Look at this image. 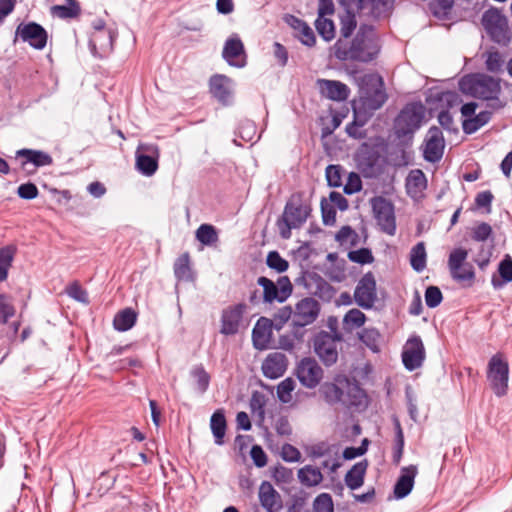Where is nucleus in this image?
<instances>
[{"label": "nucleus", "instance_id": "obj_44", "mask_svg": "<svg viewBox=\"0 0 512 512\" xmlns=\"http://www.w3.org/2000/svg\"><path fill=\"white\" fill-rule=\"evenodd\" d=\"M196 239L205 246H212L218 241V233L214 226L201 224L196 230Z\"/></svg>", "mask_w": 512, "mask_h": 512}, {"label": "nucleus", "instance_id": "obj_33", "mask_svg": "<svg viewBox=\"0 0 512 512\" xmlns=\"http://www.w3.org/2000/svg\"><path fill=\"white\" fill-rule=\"evenodd\" d=\"M319 394L329 405H335L338 403L346 404L343 400V388L334 382L323 383L319 388Z\"/></svg>", "mask_w": 512, "mask_h": 512}, {"label": "nucleus", "instance_id": "obj_23", "mask_svg": "<svg viewBox=\"0 0 512 512\" xmlns=\"http://www.w3.org/2000/svg\"><path fill=\"white\" fill-rule=\"evenodd\" d=\"M139 149L151 154L136 152V168L145 176H152L158 169V148L153 145H141Z\"/></svg>", "mask_w": 512, "mask_h": 512}, {"label": "nucleus", "instance_id": "obj_51", "mask_svg": "<svg viewBox=\"0 0 512 512\" xmlns=\"http://www.w3.org/2000/svg\"><path fill=\"white\" fill-rule=\"evenodd\" d=\"M266 264L269 268L275 270L278 273L285 272L289 263L286 259H284L278 251H270L266 258Z\"/></svg>", "mask_w": 512, "mask_h": 512}, {"label": "nucleus", "instance_id": "obj_29", "mask_svg": "<svg viewBox=\"0 0 512 512\" xmlns=\"http://www.w3.org/2000/svg\"><path fill=\"white\" fill-rule=\"evenodd\" d=\"M338 3L344 8V13L340 15V34L343 38H349L357 27L356 20V7L354 5H347L343 0H338Z\"/></svg>", "mask_w": 512, "mask_h": 512}, {"label": "nucleus", "instance_id": "obj_13", "mask_svg": "<svg viewBox=\"0 0 512 512\" xmlns=\"http://www.w3.org/2000/svg\"><path fill=\"white\" fill-rule=\"evenodd\" d=\"M388 99L381 76H370L363 88L361 100L363 107L370 111L380 109Z\"/></svg>", "mask_w": 512, "mask_h": 512}, {"label": "nucleus", "instance_id": "obj_15", "mask_svg": "<svg viewBox=\"0 0 512 512\" xmlns=\"http://www.w3.org/2000/svg\"><path fill=\"white\" fill-rule=\"evenodd\" d=\"M20 37L23 42L28 43L36 50H42L47 44L48 34L45 28L36 23H20L15 31V39Z\"/></svg>", "mask_w": 512, "mask_h": 512}, {"label": "nucleus", "instance_id": "obj_58", "mask_svg": "<svg viewBox=\"0 0 512 512\" xmlns=\"http://www.w3.org/2000/svg\"><path fill=\"white\" fill-rule=\"evenodd\" d=\"M295 388V381L292 378H286L281 381L277 386V397L283 402L287 403L291 399V392Z\"/></svg>", "mask_w": 512, "mask_h": 512}, {"label": "nucleus", "instance_id": "obj_40", "mask_svg": "<svg viewBox=\"0 0 512 512\" xmlns=\"http://www.w3.org/2000/svg\"><path fill=\"white\" fill-rule=\"evenodd\" d=\"M427 180L425 174L420 169L411 170L406 178V188L409 193H418L426 189Z\"/></svg>", "mask_w": 512, "mask_h": 512}, {"label": "nucleus", "instance_id": "obj_19", "mask_svg": "<svg viewBox=\"0 0 512 512\" xmlns=\"http://www.w3.org/2000/svg\"><path fill=\"white\" fill-rule=\"evenodd\" d=\"M320 304L312 297H305L295 305L293 319L298 321L299 326H307L316 321L320 314Z\"/></svg>", "mask_w": 512, "mask_h": 512}, {"label": "nucleus", "instance_id": "obj_52", "mask_svg": "<svg viewBox=\"0 0 512 512\" xmlns=\"http://www.w3.org/2000/svg\"><path fill=\"white\" fill-rule=\"evenodd\" d=\"M348 259L351 262L361 265L371 264L374 261V256L369 248H360L348 252Z\"/></svg>", "mask_w": 512, "mask_h": 512}, {"label": "nucleus", "instance_id": "obj_26", "mask_svg": "<svg viewBox=\"0 0 512 512\" xmlns=\"http://www.w3.org/2000/svg\"><path fill=\"white\" fill-rule=\"evenodd\" d=\"M287 365L288 360L283 353L273 352L263 361L262 371L265 377L276 379L285 373Z\"/></svg>", "mask_w": 512, "mask_h": 512}, {"label": "nucleus", "instance_id": "obj_62", "mask_svg": "<svg viewBox=\"0 0 512 512\" xmlns=\"http://www.w3.org/2000/svg\"><path fill=\"white\" fill-rule=\"evenodd\" d=\"M322 221L324 225L331 226L336 222V209L333 205L328 204L325 198L320 203Z\"/></svg>", "mask_w": 512, "mask_h": 512}, {"label": "nucleus", "instance_id": "obj_53", "mask_svg": "<svg viewBox=\"0 0 512 512\" xmlns=\"http://www.w3.org/2000/svg\"><path fill=\"white\" fill-rule=\"evenodd\" d=\"M290 318L293 319V310L291 306H283L274 314L271 322L274 329L276 331H280Z\"/></svg>", "mask_w": 512, "mask_h": 512}, {"label": "nucleus", "instance_id": "obj_20", "mask_svg": "<svg viewBox=\"0 0 512 512\" xmlns=\"http://www.w3.org/2000/svg\"><path fill=\"white\" fill-rule=\"evenodd\" d=\"M117 38V32L110 28L101 32H92L89 46L94 55L104 58L113 51V43Z\"/></svg>", "mask_w": 512, "mask_h": 512}, {"label": "nucleus", "instance_id": "obj_46", "mask_svg": "<svg viewBox=\"0 0 512 512\" xmlns=\"http://www.w3.org/2000/svg\"><path fill=\"white\" fill-rule=\"evenodd\" d=\"M315 28L323 40L329 42L335 37V25L331 19L325 16H318L315 20Z\"/></svg>", "mask_w": 512, "mask_h": 512}, {"label": "nucleus", "instance_id": "obj_38", "mask_svg": "<svg viewBox=\"0 0 512 512\" xmlns=\"http://www.w3.org/2000/svg\"><path fill=\"white\" fill-rule=\"evenodd\" d=\"M298 479L304 486L313 487L321 483L323 475L319 468L306 465L298 470Z\"/></svg>", "mask_w": 512, "mask_h": 512}, {"label": "nucleus", "instance_id": "obj_5", "mask_svg": "<svg viewBox=\"0 0 512 512\" xmlns=\"http://www.w3.org/2000/svg\"><path fill=\"white\" fill-rule=\"evenodd\" d=\"M355 162L366 178H375L383 173V158L376 145L362 143L355 153Z\"/></svg>", "mask_w": 512, "mask_h": 512}, {"label": "nucleus", "instance_id": "obj_12", "mask_svg": "<svg viewBox=\"0 0 512 512\" xmlns=\"http://www.w3.org/2000/svg\"><path fill=\"white\" fill-rule=\"evenodd\" d=\"M468 251L464 248H456L450 254L448 258V267L450 270L451 277L459 282H472L475 278V272L471 264L465 263L467 259Z\"/></svg>", "mask_w": 512, "mask_h": 512}, {"label": "nucleus", "instance_id": "obj_16", "mask_svg": "<svg viewBox=\"0 0 512 512\" xmlns=\"http://www.w3.org/2000/svg\"><path fill=\"white\" fill-rule=\"evenodd\" d=\"M425 360V348L419 336H413L406 342L402 351V362L409 371L422 366Z\"/></svg>", "mask_w": 512, "mask_h": 512}, {"label": "nucleus", "instance_id": "obj_11", "mask_svg": "<svg viewBox=\"0 0 512 512\" xmlns=\"http://www.w3.org/2000/svg\"><path fill=\"white\" fill-rule=\"evenodd\" d=\"M482 25L490 38L505 44L510 40L507 18L497 9H489L482 16Z\"/></svg>", "mask_w": 512, "mask_h": 512}, {"label": "nucleus", "instance_id": "obj_14", "mask_svg": "<svg viewBox=\"0 0 512 512\" xmlns=\"http://www.w3.org/2000/svg\"><path fill=\"white\" fill-rule=\"evenodd\" d=\"M354 301L363 309H371L377 301V283L374 274L369 271L358 281L354 291Z\"/></svg>", "mask_w": 512, "mask_h": 512}, {"label": "nucleus", "instance_id": "obj_47", "mask_svg": "<svg viewBox=\"0 0 512 512\" xmlns=\"http://www.w3.org/2000/svg\"><path fill=\"white\" fill-rule=\"evenodd\" d=\"M175 277L180 281L192 280L190 258L187 253L182 254L174 264Z\"/></svg>", "mask_w": 512, "mask_h": 512}, {"label": "nucleus", "instance_id": "obj_7", "mask_svg": "<svg viewBox=\"0 0 512 512\" xmlns=\"http://www.w3.org/2000/svg\"><path fill=\"white\" fill-rule=\"evenodd\" d=\"M341 340L342 335L336 330L333 334L322 330L314 336V352L325 366L330 367L337 362V342Z\"/></svg>", "mask_w": 512, "mask_h": 512}, {"label": "nucleus", "instance_id": "obj_37", "mask_svg": "<svg viewBox=\"0 0 512 512\" xmlns=\"http://www.w3.org/2000/svg\"><path fill=\"white\" fill-rule=\"evenodd\" d=\"M136 320V312L131 308H126L116 314L113 325L117 331L125 332L135 325Z\"/></svg>", "mask_w": 512, "mask_h": 512}, {"label": "nucleus", "instance_id": "obj_39", "mask_svg": "<svg viewBox=\"0 0 512 512\" xmlns=\"http://www.w3.org/2000/svg\"><path fill=\"white\" fill-rule=\"evenodd\" d=\"M393 422H394L395 437H394L392 462L395 465H398L403 456L405 438H404L403 429L401 427V423L398 420V418L395 417Z\"/></svg>", "mask_w": 512, "mask_h": 512}, {"label": "nucleus", "instance_id": "obj_31", "mask_svg": "<svg viewBox=\"0 0 512 512\" xmlns=\"http://www.w3.org/2000/svg\"><path fill=\"white\" fill-rule=\"evenodd\" d=\"M246 309V304L239 303L226 311V335L236 334L241 327H245L243 315Z\"/></svg>", "mask_w": 512, "mask_h": 512}, {"label": "nucleus", "instance_id": "obj_24", "mask_svg": "<svg viewBox=\"0 0 512 512\" xmlns=\"http://www.w3.org/2000/svg\"><path fill=\"white\" fill-rule=\"evenodd\" d=\"M417 473L418 470L415 465H410L401 469V474L393 489L395 499H403L411 493Z\"/></svg>", "mask_w": 512, "mask_h": 512}, {"label": "nucleus", "instance_id": "obj_17", "mask_svg": "<svg viewBox=\"0 0 512 512\" xmlns=\"http://www.w3.org/2000/svg\"><path fill=\"white\" fill-rule=\"evenodd\" d=\"M296 376L300 383L307 388H315L323 377V370L312 358H303L297 366Z\"/></svg>", "mask_w": 512, "mask_h": 512}, {"label": "nucleus", "instance_id": "obj_30", "mask_svg": "<svg viewBox=\"0 0 512 512\" xmlns=\"http://www.w3.org/2000/svg\"><path fill=\"white\" fill-rule=\"evenodd\" d=\"M16 155L17 157L25 158V161L21 164L23 169H25L28 163L33 164L35 167L50 166L53 163L52 157L47 152L41 150L24 148L18 150Z\"/></svg>", "mask_w": 512, "mask_h": 512}, {"label": "nucleus", "instance_id": "obj_48", "mask_svg": "<svg viewBox=\"0 0 512 512\" xmlns=\"http://www.w3.org/2000/svg\"><path fill=\"white\" fill-rule=\"evenodd\" d=\"M15 248L13 246H5L0 248V282L7 279L8 270L14 258Z\"/></svg>", "mask_w": 512, "mask_h": 512}, {"label": "nucleus", "instance_id": "obj_49", "mask_svg": "<svg viewBox=\"0 0 512 512\" xmlns=\"http://www.w3.org/2000/svg\"><path fill=\"white\" fill-rule=\"evenodd\" d=\"M191 376L195 381L199 393L203 394L209 387L210 376L202 365H197L191 370Z\"/></svg>", "mask_w": 512, "mask_h": 512}, {"label": "nucleus", "instance_id": "obj_45", "mask_svg": "<svg viewBox=\"0 0 512 512\" xmlns=\"http://www.w3.org/2000/svg\"><path fill=\"white\" fill-rule=\"evenodd\" d=\"M435 100L440 103L443 110L449 111V109L460 105L463 102L462 97L456 91H443L435 95Z\"/></svg>", "mask_w": 512, "mask_h": 512}, {"label": "nucleus", "instance_id": "obj_1", "mask_svg": "<svg viewBox=\"0 0 512 512\" xmlns=\"http://www.w3.org/2000/svg\"><path fill=\"white\" fill-rule=\"evenodd\" d=\"M379 51L380 46L373 26L367 24H362L359 27L349 47L347 42L342 39H338L334 44L335 57L341 61L368 63L378 56Z\"/></svg>", "mask_w": 512, "mask_h": 512}, {"label": "nucleus", "instance_id": "obj_36", "mask_svg": "<svg viewBox=\"0 0 512 512\" xmlns=\"http://www.w3.org/2000/svg\"><path fill=\"white\" fill-rule=\"evenodd\" d=\"M499 279L495 275L492 276L491 283L494 288H501L505 283L512 282V257L506 254L498 265Z\"/></svg>", "mask_w": 512, "mask_h": 512}, {"label": "nucleus", "instance_id": "obj_35", "mask_svg": "<svg viewBox=\"0 0 512 512\" xmlns=\"http://www.w3.org/2000/svg\"><path fill=\"white\" fill-rule=\"evenodd\" d=\"M492 118V112L485 110L478 114H474L471 118L464 119L462 122V130L465 134L471 135L486 125Z\"/></svg>", "mask_w": 512, "mask_h": 512}, {"label": "nucleus", "instance_id": "obj_8", "mask_svg": "<svg viewBox=\"0 0 512 512\" xmlns=\"http://www.w3.org/2000/svg\"><path fill=\"white\" fill-rule=\"evenodd\" d=\"M295 285L303 286L324 302H330L336 294V289L316 272L302 271L295 279Z\"/></svg>", "mask_w": 512, "mask_h": 512}, {"label": "nucleus", "instance_id": "obj_22", "mask_svg": "<svg viewBox=\"0 0 512 512\" xmlns=\"http://www.w3.org/2000/svg\"><path fill=\"white\" fill-rule=\"evenodd\" d=\"M226 63L236 68H243L247 65V53L237 34L226 39Z\"/></svg>", "mask_w": 512, "mask_h": 512}, {"label": "nucleus", "instance_id": "obj_54", "mask_svg": "<svg viewBox=\"0 0 512 512\" xmlns=\"http://www.w3.org/2000/svg\"><path fill=\"white\" fill-rule=\"evenodd\" d=\"M265 404V396L262 393L255 391L250 399V409L253 414H257L260 421H264L265 419Z\"/></svg>", "mask_w": 512, "mask_h": 512}, {"label": "nucleus", "instance_id": "obj_42", "mask_svg": "<svg viewBox=\"0 0 512 512\" xmlns=\"http://www.w3.org/2000/svg\"><path fill=\"white\" fill-rule=\"evenodd\" d=\"M485 57V67L490 73H500L503 71L504 59L498 50H488L483 54Z\"/></svg>", "mask_w": 512, "mask_h": 512}, {"label": "nucleus", "instance_id": "obj_63", "mask_svg": "<svg viewBox=\"0 0 512 512\" xmlns=\"http://www.w3.org/2000/svg\"><path fill=\"white\" fill-rule=\"evenodd\" d=\"M361 189H362V181H361L360 176L355 172H351L348 175L346 184L344 185V188H343L344 193L347 195H352V194H355V193L361 191Z\"/></svg>", "mask_w": 512, "mask_h": 512}, {"label": "nucleus", "instance_id": "obj_32", "mask_svg": "<svg viewBox=\"0 0 512 512\" xmlns=\"http://www.w3.org/2000/svg\"><path fill=\"white\" fill-rule=\"evenodd\" d=\"M367 468V460L355 463L345 475L344 481L346 486L351 490L360 488L364 483Z\"/></svg>", "mask_w": 512, "mask_h": 512}, {"label": "nucleus", "instance_id": "obj_34", "mask_svg": "<svg viewBox=\"0 0 512 512\" xmlns=\"http://www.w3.org/2000/svg\"><path fill=\"white\" fill-rule=\"evenodd\" d=\"M67 5H53L50 13L60 19H74L81 14V6L77 0H66Z\"/></svg>", "mask_w": 512, "mask_h": 512}, {"label": "nucleus", "instance_id": "obj_43", "mask_svg": "<svg viewBox=\"0 0 512 512\" xmlns=\"http://www.w3.org/2000/svg\"><path fill=\"white\" fill-rule=\"evenodd\" d=\"M410 264H411L412 268L417 272H421L425 268V266H426V250H425L424 242L417 243L411 249Z\"/></svg>", "mask_w": 512, "mask_h": 512}, {"label": "nucleus", "instance_id": "obj_56", "mask_svg": "<svg viewBox=\"0 0 512 512\" xmlns=\"http://www.w3.org/2000/svg\"><path fill=\"white\" fill-rule=\"evenodd\" d=\"M313 512H334L333 500L330 494L321 493L313 502Z\"/></svg>", "mask_w": 512, "mask_h": 512}, {"label": "nucleus", "instance_id": "obj_50", "mask_svg": "<svg viewBox=\"0 0 512 512\" xmlns=\"http://www.w3.org/2000/svg\"><path fill=\"white\" fill-rule=\"evenodd\" d=\"M380 333L375 328H366L362 331L360 340L373 352L379 351Z\"/></svg>", "mask_w": 512, "mask_h": 512}, {"label": "nucleus", "instance_id": "obj_64", "mask_svg": "<svg viewBox=\"0 0 512 512\" xmlns=\"http://www.w3.org/2000/svg\"><path fill=\"white\" fill-rule=\"evenodd\" d=\"M17 194L20 198L25 200H32L37 198L39 190L32 182L21 184L17 189Z\"/></svg>", "mask_w": 512, "mask_h": 512}, {"label": "nucleus", "instance_id": "obj_2", "mask_svg": "<svg viewBox=\"0 0 512 512\" xmlns=\"http://www.w3.org/2000/svg\"><path fill=\"white\" fill-rule=\"evenodd\" d=\"M501 80L485 73H471L464 75L458 82L459 90L468 96L487 101V107L492 110L504 108L499 95L501 93Z\"/></svg>", "mask_w": 512, "mask_h": 512}, {"label": "nucleus", "instance_id": "obj_59", "mask_svg": "<svg viewBox=\"0 0 512 512\" xmlns=\"http://www.w3.org/2000/svg\"><path fill=\"white\" fill-rule=\"evenodd\" d=\"M443 300V294L439 287L437 286H428L425 290V302L427 307L436 308L441 304Z\"/></svg>", "mask_w": 512, "mask_h": 512}, {"label": "nucleus", "instance_id": "obj_60", "mask_svg": "<svg viewBox=\"0 0 512 512\" xmlns=\"http://www.w3.org/2000/svg\"><path fill=\"white\" fill-rule=\"evenodd\" d=\"M210 92L221 104H224V75L217 74L211 77Z\"/></svg>", "mask_w": 512, "mask_h": 512}, {"label": "nucleus", "instance_id": "obj_6", "mask_svg": "<svg viewBox=\"0 0 512 512\" xmlns=\"http://www.w3.org/2000/svg\"><path fill=\"white\" fill-rule=\"evenodd\" d=\"M487 380L496 396L502 397L507 394L509 364L500 353L493 355L488 362Z\"/></svg>", "mask_w": 512, "mask_h": 512}, {"label": "nucleus", "instance_id": "obj_27", "mask_svg": "<svg viewBox=\"0 0 512 512\" xmlns=\"http://www.w3.org/2000/svg\"><path fill=\"white\" fill-rule=\"evenodd\" d=\"M318 86L321 94L333 101H344L349 96L348 86L340 81L319 79Z\"/></svg>", "mask_w": 512, "mask_h": 512}, {"label": "nucleus", "instance_id": "obj_9", "mask_svg": "<svg viewBox=\"0 0 512 512\" xmlns=\"http://www.w3.org/2000/svg\"><path fill=\"white\" fill-rule=\"evenodd\" d=\"M257 284L263 288V301L265 303L285 302L292 294L293 286L288 276H281L277 283L265 276L257 279Z\"/></svg>", "mask_w": 512, "mask_h": 512}, {"label": "nucleus", "instance_id": "obj_3", "mask_svg": "<svg viewBox=\"0 0 512 512\" xmlns=\"http://www.w3.org/2000/svg\"><path fill=\"white\" fill-rule=\"evenodd\" d=\"M312 212L311 205L304 200L302 192L293 193L287 200L282 215L277 219L276 226L282 239L291 237L292 229L301 228Z\"/></svg>", "mask_w": 512, "mask_h": 512}, {"label": "nucleus", "instance_id": "obj_28", "mask_svg": "<svg viewBox=\"0 0 512 512\" xmlns=\"http://www.w3.org/2000/svg\"><path fill=\"white\" fill-rule=\"evenodd\" d=\"M259 499L267 512H278L282 508L280 495L267 481L262 482L259 488Z\"/></svg>", "mask_w": 512, "mask_h": 512}, {"label": "nucleus", "instance_id": "obj_21", "mask_svg": "<svg viewBox=\"0 0 512 512\" xmlns=\"http://www.w3.org/2000/svg\"><path fill=\"white\" fill-rule=\"evenodd\" d=\"M273 324L271 319L260 317L252 330V343L255 349L259 351L271 348L273 341Z\"/></svg>", "mask_w": 512, "mask_h": 512}, {"label": "nucleus", "instance_id": "obj_55", "mask_svg": "<svg viewBox=\"0 0 512 512\" xmlns=\"http://www.w3.org/2000/svg\"><path fill=\"white\" fill-rule=\"evenodd\" d=\"M66 293L77 302L89 304L88 292L77 281H74L66 288Z\"/></svg>", "mask_w": 512, "mask_h": 512}, {"label": "nucleus", "instance_id": "obj_57", "mask_svg": "<svg viewBox=\"0 0 512 512\" xmlns=\"http://www.w3.org/2000/svg\"><path fill=\"white\" fill-rule=\"evenodd\" d=\"M326 180L330 187H340L342 185V167L340 165H328L326 168Z\"/></svg>", "mask_w": 512, "mask_h": 512}, {"label": "nucleus", "instance_id": "obj_18", "mask_svg": "<svg viewBox=\"0 0 512 512\" xmlns=\"http://www.w3.org/2000/svg\"><path fill=\"white\" fill-rule=\"evenodd\" d=\"M445 148L442 130L437 126L429 128L425 138L424 159L435 163L441 160Z\"/></svg>", "mask_w": 512, "mask_h": 512}, {"label": "nucleus", "instance_id": "obj_41", "mask_svg": "<svg viewBox=\"0 0 512 512\" xmlns=\"http://www.w3.org/2000/svg\"><path fill=\"white\" fill-rule=\"evenodd\" d=\"M210 426L218 445L224 444V409H217L211 416Z\"/></svg>", "mask_w": 512, "mask_h": 512}, {"label": "nucleus", "instance_id": "obj_61", "mask_svg": "<svg viewBox=\"0 0 512 512\" xmlns=\"http://www.w3.org/2000/svg\"><path fill=\"white\" fill-rule=\"evenodd\" d=\"M493 234L492 227L487 222H481L472 229V239L477 242H484Z\"/></svg>", "mask_w": 512, "mask_h": 512}, {"label": "nucleus", "instance_id": "obj_4", "mask_svg": "<svg viewBox=\"0 0 512 512\" xmlns=\"http://www.w3.org/2000/svg\"><path fill=\"white\" fill-rule=\"evenodd\" d=\"M425 117V107L421 102L406 104L394 121L395 134L398 138L409 136L412 139L414 133L420 128Z\"/></svg>", "mask_w": 512, "mask_h": 512}, {"label": "nucleus", "instance_id": "obj_10", "mask_svg": "<svg viewBox=\"0 0 512 512\" xmlns=\"http://www.w3.org/2000/svg\"><path fill=\"white\" fill-rule=\"evenodd\" d=\"M370 202L374 218L380 229L390 236L395 235L396 219L392 202L382 196H375Z\"/></svg>", "mask_w": 512, "mask_h": 512}, {"label": "nucleus", "instance_id": "obj_25", "mask_svg": "<svg viewBox=\"0 0 512 512\" xmlns=\"http://www.w3.org/2000/svg\"><path fill=\"white\" fill-rule=\"evenodd\" d=\"M283 20L294 31L298 32L297 37L303 45L308 47L315 46L316 36L312 28L304 20L292 14H285Z\"/></svg>", "mask_w": 512, "mask_h": 512}]
</instances>
